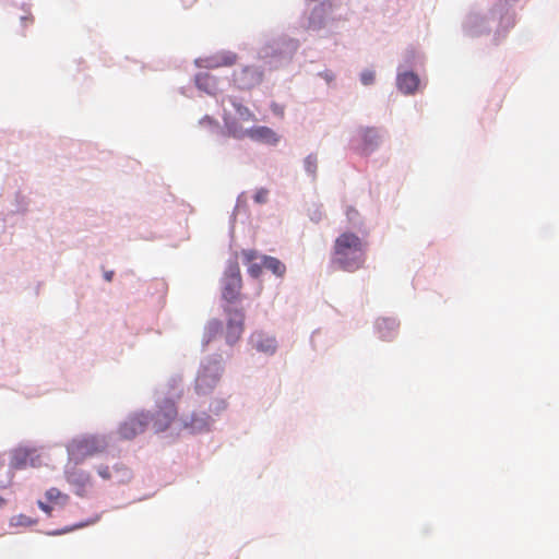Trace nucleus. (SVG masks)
I'll return each instance as SVG.
<instances>
[{"mask_svg":"<svg viewBox=\"0 0 559 559\" xmlns=\"http://www.w3.org/2000/svg\"><path fill=\"white\" fill-rule=\"evenodd\" d=\"M478 20H479V19H478V16H476V15H475V16H471V17L468 19V26H469V28H471V29H472V27L476 24V22H477Z\"/></svg>","mask_w":559,"mask_h":559,"instance_id":"nucleus-29","label":"nucleus"},{"mask_svg":"<svg viewBox=\"0 0 559 559\" xmlns=\"http://www.w3.org/2000/svg\"><path fill=\"white\" fill-rule=\"evenodd\" d=\"M225 408H226L225 401H218L217 405H216V411H222V409H225Z\"/></svg>","mask_w":559,"mask_h":559,"instance_id":"nucleus-30","label":"nucleus"},{"mask_svg":"<svg viewBox=\"0 0 559 559\" xmlns=\"http://www.w3.org/2000/svg\"><path fill=\"white\" fill-rule=\"evenodd\" d=\"M419 85L418 76L413 72H404L397 75V87L404 94H413Z\"/></svg>","mask_w":559,"mask_h":559,"instance_id":"nucleus-13","label":"nucleus"},{"mask_svg":"<svg viewBox=\"0 0 559 559\" xmlns=\"http://www.w3.org/2000/svg\"><path fill=\"white\" fill-rule=\"evenodd\" d=\"M325 78H326V80H329V81H330V80H332V76H330V75H328V74H326V76H325Z\"/></svg>","mask_w":559,"mask_h":559,"instance_id":"nucleus-34","label":"nucleus"},{"mask_svg":"<svg viewBox=\"0 0 559 559\" xmlns=\"http://www.w3.org/2000/svg\"><path fill=\"white\" fill-rule=\"evenodd\" d=\"M274 112H275V114H278V115H283V109H275V108H274Z\"/></svg>","mask_w":559,"mask_h":559,"instance_id":"nucleus-33","label":"nucleus"},{"mask_svg":"<svg viewBox=\"0 0 559 559\" xmlns=\"http://www.w3.org/2000/svg\"><path fill=\"white\" fill-rule=\"evenodd\" d=\"M261 260H262L263 266L265 269L270 270L277 277H283L284 274L286 273L285 264L277 258L270 257V255H262Z\"/></svg>","mask_w":559,"mask_h":559,"instance_id":"nucleus-18","label":"nucleus"},{"mask_svg":"<svg viewBox=\"0 0 559 559\" xmlns=\"http://www.w3.org/2000/svg\"><path fill=\"white\" fill-rule=\"evenodd\" d=\"M224 124L228 134L235 139L241 140L249 138L254 142L269 145H275L280 141V136L273 129L265 126L243 128L235 118L228 115V112L224 115Z\"/></svg>","mask_w":559,"mask_h":559,"instance_id":"nucleus-2","label":"nucleus"},{"mask_svg":"<svg viewBox=\"0 0 559 559\" xmlns=\"http://www.w3.org/2000/svg\"><path fill=\"white\" fill-rule=\"evenodd\" d=\"M115 471L120 474V477H119V483H126V481H129L130 478H131V473L130 471L122 466V465H116L115 466Z\"/></svg>","mask_w":559,"mask_h":559,"instance_id":"nucleus-25","label":"nucleus"},{"mask_svg":"<svg viewBox=\"0 0 559 559\" xmlns=\"http://www.w3.org/2000/svg\"><path fill=\"white\" fill-rule=\"evenodd\" d=\"M38 507L40 508V510H43L45 513H47L48 515H51V512H52V508L43 502V501H38Z\"/></svg>","mask_w":559,"mask_h":559,"instance_id":"nucleus-28","label":"nucleus"},{"mask_svg":"<svg viewBox=\"0 0 559 559\" xmlns=\"http://www.w3.org/2000/svg\"><path fill=\"white\" fill-rule=\"evenodd\" d=\"M242 287L239 266L235 263L226 271L223 280V298L228 302L238 299Z\"/></svg>","mask_w":559,"mask_h":559,"instance_id":"nucleus-6","label":"nucleus"},{"mask_svg":"<svg viewBox=\"0 0 559 559\" xmlns=\"http://www.w3.org/2000/svg\"><path fill=\"white\" fill-rule=\"evenodd\" d=\"M230 103H231L233 107L235 108L236 116H233L231 114H229V115L233 118H235L238 121V123H240V121H245V122L255 121V115L248 107L243 106L242 104L237 102L235 98H230Z\"/></svg>","mask_w":559,"mask_h":559,"instance_id":"nucleus-17","label":"nucleus"},{"mask_svg":"<svg viewBox=\"0 0 559 559\" xmlns=\"http://www.w3.org/2000/svg\"><path fill=\"white\" fill-rule=\"evenodd\" d=\"M223 368L219 362L209 364L202 367L200 370L195 386L199 392L205 393L207 390L212 389L222 374Z\"/></svg>","mask_w":559,"mask_h":559,"instance_id":"nucleus-8","label":"nucleus"},{"mask_svg":"<svg viewBox=\"0 0 559 559\" xmlns=\"http://www.w3.org/2000/svg\"><path fill=\"white\" fill-rule=\"evenodd\" d=\"M150 424V414L148 413H136L130 416L127 420H124L118 430V433L121 439L131 440L135 438L138 435L145 431L146 427Z\"/></svg>","mask_w":559,"mask_h":559,"instance_id":"nucleus-5","label":"nucleus"},{"mask_svg":"<svg viewBox=\"0 0 559 559\" xmlns=\"http://www.w3.org/2000/svg\"><path fill=\"white\" fill-rule=\"evenodd\" d=\"M238 60V57L235 52L231 51H223L217 53L211 59V67H230L234 66Z\"/></svg>","mask_w":559,"mask_h":559,"instance_id":"nucleus-19","label":"nucleus"},{"mask_svg":"<svg viewBox=\"0 0 559 559\" xmlns=\"http://www.w3.org/2000/svg\"><path fill=\"white\" fill-rule=\"evenodd\" d=\"M251 344L257 350L269 355L274 354L277 347L276 340L262 332L252 334Z\"/></svg>","mask_w":559,"mask_h":559,"instance_id":"nucleus-12","label":"nucleus"},{"mask_svg":"<svg viewBox=\"0 0 559 559\" xmlns=\"http://www.w3.org/2000/svg\"><path fill=\"white\" fill-rule=\"evenodd\" d=\"M112 276H114L112 271L105 272V274H104V277L107 282H110L112 280Z\"/></svg>","mask_w":559,"mask_h":559,"instance_id":"nucleus-31","label":"nucleus"},{"mask_svg":"<svg viewBox=\"0 0 559 559\" xmlns=\"http://www.w3.org/2000/svg\"><path fill=\"white\" fill-rule=\"evenodd\" d=\"M40 463V456L35 450L21 448L13 452L10 465L13 469H23L28 466L37 467Z\"/></svg>","mask_w":559,"mask_h":559,"instance_id":"nucleus-11","label":"nucleus"},{"mask_svg":"<svg viewBox=\"0 0 559 559\" xmlns=\"http://www.w3.org/2000/svg\"><path fill=\"white\" fill-rule=\"evenodd\" d=\"M399 323L392 318H381L377 321V329L383 340H391L397 333Z\"/></svg>","mask_w":559,"mask_h":559,"instance_id":"nucleus-14","label":"nucleus"},{"mask_svg":"<svg viewBox=\"0 0 559 559\" xmlns=\"http://www.w3.org/2000/svg\"><path fill=\"white\" fill-rule=\"evenodd\" d=\"M46 498L50 502H60L62 506L69 500V496L62 493L58 488H50L46 491Z\"/></svg>","mask_w":559,"mask_h":559,"instance_id":"nucleus-20","label":"nucleus"},{"mask_svg":"<svg viewBox=\"0 0 559 559\" xmlns=\"http://www.w3.org/2000/svg\"><path fill=\"white\" fill-rule=\"evenodd\" d=\"M317 156L314 155H309L307 156V158L305 159V168L307 170V173H309L310 175H314L316 174V170H317Z\"/></svg>","mask_w":559,"mask_h":559,"instance_id":"nucleus-23","label":"nucleus"},{"mask_svg":"<svg viewBox=\"0 0 559 559\" xmlns=\"http://www.w3.org/2000/svg\"><path fill=\"white\" fill-rule=\"evenodd\" d=\"M108 447L106 437L85 435L71 440L67 450L70 460L81 463L86 459L103 453Z\"/></svg>","mask_w":559,"mask_h":559,"instance_id":"nucleus-3","label":"nucleus"},{"mask_svg":"<svg viewBox=\"0 0 559 559\" xmlns=\"http://www.w3.org/2000/svg\"><path fill=\"white\" fill-rule=\"evenodd\" d=\"M380 144V135L374 128H361L358 130L355 140V151L359 154L367 155L373 152Z\"/></svg>","mask_w":559,"mask_h":559,"instance_id":"nucleus-9","label":"nucleus"},{"mask_svg":"<svg viewBox=\"0 0 559 559\" xmlns=\"http://www.w3.org/2000/svg\"><path fill=\"white\" fill-rule=\"evenodd\" d=\"M374 80H376V73L372 70H365L360 74V81L364 85H370L374 82Z\"/></svg>","mask_w":559,"mask_h":559,"instance_id":"nucleus-26","label":"nucleus"},{"mask_svg":"<svg viewBox=\"0 0 559 559\" xmlns=\"http://www.w3.org/2000/svg\"><path fill=\"white\" fill-rule=\"evenodd\" d=\"M67 479L70 483L85 485L90 479V475L87 473L81 472L76 477L75 473H67Z\"/></svg>","mask_w":559,"mask_h":559,"instance_id":"nucleus-22","label":"nucleus"},{"mask_svg":"<svg viewBox=\"0 0 559 559\" xmlns=\"http://www.w3.org/2000/svg\"><path fill=\"white\" fill-rule=\"evenodd\" d=\"M227 316L228 321L225 338L228 344H234L240 338L243 332L245 313L240 309H228Z\"/></svg>","mask_w":559,"mask_h":559,"instance_id":"nucleus-10","label":"nucleus"},{"mask_svg":"<svg viewBox=\"0 0 559 559\" xmlns=\"http://www.w3.org/2000/svg\"><path fill=\"white\" fill-rule=\"evenodd\" d=\"M269 199V190L265 188H260L257 190L255 194L253 195V200L258 204L266 203Z\"/></svg>","mask_w":559,"mask_h":559,"instance_id":"nucleus-24","label":"nucleus"},{"mask_svg":"<svg viewBox=\"0 0 559 559\" xmlns=\"http://www.w3.org/2000/svg\"><path fill=\"white\" fill-rule=\"evenodd\" d=\"M367 242L352 231L336 237L332 251V264L345 272H356L366 262Z\"/></svg>","mask_w":559,"mask_h":559,"instance_id":"nucleus-1","label":"nucleus"},{"mask_svg":"<svg viewBox=\"0 0 559 559\" xmlns=\"http://www.w3.org/2000/svg\"><path fill=\"white\" fill-rule=\"evenodd\" d=\"M5 499L0 496V508H2L5 504Z\"/></svg>","mask_w":559,"mask_h":559,"instance_id":"nucleus-32","label":"nucleus"},{"mask_svg":"<svg viewBox=\"0 0 559 559\" xmlns=\"http://www.w3.org/2000/svg\"><path fill=\"white\" fill-rule=\"evenodd\" d=\"M177 414L175 402L165 399L158 403L156 412L150 415V423L156 432H162L169 428Z\"/></svg>","mask_w":559,"mask_h":559,"instance_id":"nucleus-4","label":"nucleus"},{"mask_svg":"<svg viewBox=\"0 0 559 559\" xmlns=\"http://www.w3.org/2000/svg\"><path fill=\"white\" fill-rule=\"evenodd\" d=\"M97 473L98 475L103 478V479H110L111 477V474H110V471H109V467L106 466V465H99L97 467Z\"/></svg>","mask_w":559,"mask_h":559,"instance_id":"nucleus-27","label":"nucleus"},{"mask_svg":"<svg viewBox=\"0 0 559 559\" xmlns=\"http://www.w3.org/2000/svg\"><path fill=\"white\" fill-rule=\"evenodd\" d=\"M211 424V417L205 413H195L191 416L189 423L186 426L193 432H201L207 430Z\"/></svg>","mask_w":559,"mask_h":559,"instance_id":"nucleus-15","label":"nucleus"},{"mask_svg":"<svg viewBox=\"0 0 559 559\" xmlns=\"http://www.w3.org/2000/svg\"><path fill=\"white\" fill-rule=\"evenodd\" d=\"M223 330L222 322L217 319H213L209 321L205 328V334L207 336V341L214 338L216 335H218Z\"/></svg>","mask_w":559,"mask_h":559,"instance_id":"nucleus-21","label":"nucleus"},{"mask_svg":"<svg viewBox=\"0 0 559 559\" xmlns=\"http://www.w3.org/2000/svg\"><path fill=\"white\" fill-rule=\"evenodd\" d=\"M243 262L248 264V273L252 277H259L262 273L263 264L254 263L253 261L258 259V252L255 250H243L242 251Z\"/></svg>","mask_w":559,"mask_h":559,"instance_id":"nucleus-16","label":"nucleus"},{"mask_svg":"<svg viewBox=\"0 0 559 559\" xmlns=\"http://www.w3.org/2000/svg\"><path fill=\"white\" fill-rule=\"evenodd\" d=\"M263 80V71L253 66H247L235 71L233 74L234 84L239 90H251L258 86Z\"/></svg>","mask_w":559,"mask_h":559,"instance_id":"nucleus-7","label":"nucleus"}]
</instances>
